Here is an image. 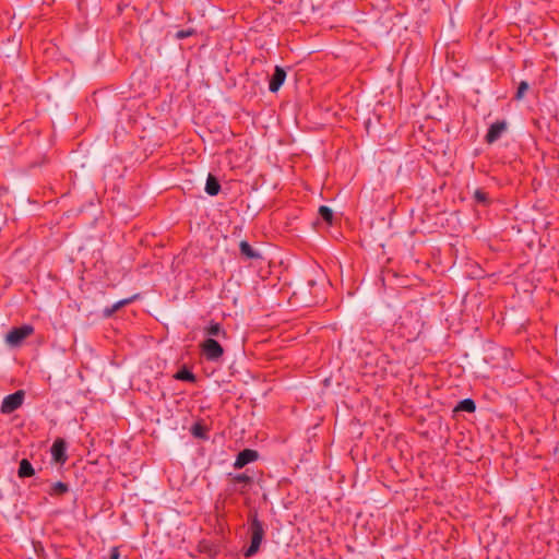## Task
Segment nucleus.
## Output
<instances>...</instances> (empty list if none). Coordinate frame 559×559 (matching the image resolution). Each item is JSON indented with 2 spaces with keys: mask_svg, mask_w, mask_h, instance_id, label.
Segmentation results:
<instances>
[{
  "mask_svg": "<svg viewBox=\"0 0 559 559\" xmlns=\"http://www.w3.org/2000/svg\"><path fill=\"white\" fill-rule=\"evenodd\" d=\"M248 519L250 545L243 552V556L246 558L253 557L254 555L258 554L265 534L263 523L259 520L257 511H250Z\"/></svg>",
  "mask_w": 559,
  "mask_h": 559,
  "instance_id": "obj_1",
  "label": "nucleus"
},
{
  "mask_svg": "<svg viewBox=\"0 0 559 559\" xmlns=\"http://www.w3.org/2000/svg\"><path fill=\"white\" fill-rule=\"evenodd\" d=\"M200 350L209 361H218L224 355L223 346L212 337H207L200 344Z\"/></svg>",
  "mask_w": 559,
  "mask_h": 559,
  "instance_id": "obj_2",
  "label": "nucleus"
},
{
  "mask_svg": "<svg viewBox=\"0 0 559 559\" xmlns=\"http://www.w3.org/2000/svg\"><path fill=\"white\" fill-rule=\"evenodd\" d=\"M34 333V328L29 324H24L13 328L5 336V341L12 346H19L21 343Z\"/></svg>",
  "mask_w": 559,
  "mask_h": 559,
  "instance_id": "obj_3",
  "label": "nucleus"
},
{
  "mask_svg": "<svg viewBox=\"0 0 559 559\" xmlns=\"http://www.w3.org/2000/svg\"><path fill=\"white\" fill-rule=\"evenodd\" d=\"M25 393L22 390H19L12 394L7 395L2 403L0 411L2 414H11L17 408H20L23 404Z\"/></svg>",
  "mask_w": 559,
  "mask_h": 559,
  "instance_id": "obj_4",
  "label": "nucleus"
},
{
  "mask_svg": "<svg viewBox=\"0 0 559 559\" xmlns=\"http://www.w3.org/2000/svg\"><path fill=\"white\" fill-rule=\"evenodd\" d=\"M229 481L234 485H240L239 488L236 489L240 495H246L253 484V478L247 473L240 474H228Z\"/></svg>",
  "mask_w": 559,
  "mask_h": 559,
  "instance_id": "obj_5",
  "label": "nucleus"
},
{
  "mask_svg": "<svg viewBox=\"0 0 559 559\" xmlns=\"http://www.w3.org/2000/svg\"><path fill=\"white\" fill-rule=\"evenodd\" d=\"M50 452L56 463L64 464L67 462V442L62 438H57L53 441Z\"/></svg>",
  "mask_w": 559,
  "mask_h": 559,
  "instance_id": "obj_6",
  "label": "nucleus"
},
{
  "mask_svg": "<svg viewBox=\"0 0 559 559\" xmlns=\"http://www.w3.org/2000/svg\"><path fill=\"white\" fill-rule=\"evenodd\" d=\"M508 124L504 120H498L493 122L485 135V141L488 144L495 143L497 140L500 139L501 134L507 130Z\"/></svg>",
  "mask_w": 559,
  "mask_h": 559,
  "instance_id": "obj_7",
  "label": "nucleus"
},
{
  "mask_svg": "<svg viewBox=\"0 0 559 559\" xmlns=\"http://www.w3.org/2000/svg\"><path fill=\"white\" fill-rule=\"evenodd\" d=\"M259 457V453L252 449H245L237 454L236 461L234 463V467L240 469L245 467L247 464L257 461Z\"/></svg>",
  "mask_w": 559,
  "mask_h": 559,
  "instance_id": "obj_8",
  "label": "nucleus"
},
{
  "mask_svg": "<svg viewBox=\"0 0 559 559\" xmlns=\"http://www.w3.org/2000/svg\"><path fill=\"white\" fill-rule=\"evenodd\" d=\"M286 79V71L280 67L276 66L274 69V73L272 74L269 83V90L272 93H276L281 86L284 84Z\"/></svg>",
  "mask_w": 559,
  "mask_h": 559,
  "instance_id": "obj_9",
  "label": "nucleus"
},
{
  "mask_svg": "<svg viewBox=\"0 0 559 559\" xmlns=\"http://www.w3.org/2000/svg\"><path fill=\"white\" fill-rule=\"evenodd\" d=\"M138 298H139V294H135V295H133V296H131L129 298H124V299H121V300L117 301L111 307H106L104 309V311H103L104 317L105 318H110L116 311H118L122 307L133 302Z\"/></svg>",
  "mask_w": 559,
  "mask_h": 559,
  "instance_id": "obj_10",
  "label": "nucleus"
},
{
  "mask_svg": "<svg viewBox=\"0 0 559 559\" xmlns=\"http://www.w3.org/2000/svg\"><path fill=\"white\" fill-rule=\"evenodd\" d=\"M239 250H240V254L242 257H245L247 260H260V259H262V255L260 254V252L254 250L251 247V245L248 241H246V240L240 241Z\"/></svg>",
  "mask_w": 559,
  "mask_h": 559,
  "instance_id": "obj_11",
  "label": "nucleus"
},
{
  "mask_svg": "<svg viewBox=\"0 0 559 559\" xmlns=\"http://www.w3.org/2000/svg\"><path fill=\"white\" fill-rule=\"evenodd\" d=\"M204 333L209 336L227 338V332L224 330L222 324L213 320L204 328Z\"/></svg>",
  "mask_w": 559,
  "mask_h": 559,
  "instance_id": "obj_12",
  "label": "nucleus"
},
{
  "mask_svg": "<svg viewBox=\"0 0 559 559\" xmlns=\"http://www.w3.org/2000/svg\"><path fill=\"white\" fill-rule=\"evenodd\" d=\"M219 191H221V183H219L218 179L215 176H213L212 174H209V176L206 178V183H205V192L209 195L214 197V195H217Z\"/></svg>",
  "mask_w": 559,
  "mask_h": 559,
  "instance_id": "obj_13",
  "label": "nucleus"
},
{
  "mask_svg": "<svg viewBox=\"0 0 559 559\" xmlns=\"http://www.w3.org/2000/svg\"><path fill=\"white\" fill-rule=\"evenodd\" d=\"M35 474V469L27 459H23L20 462L17 476L20 478L32 477Z\"/></svg>",
  "mask_w": 559,
  "mask_h": 559,
  "instance_id": "obj_14",
  "label": "nucleus"
},
{
  "mask_svg": "<svg viewBox=\"0 0 559 559\" xmlns=\"http://www.w3.org/2000/svg\"><path fill=\"white\" fill-rule=\"evenodd\" d=\"M174 378L179 381H186L190 383H194L197 381L195 374L188 369L187 367H182L175 374Z\"/></svg>",
  "mask_w": 559,
  "mask_h": 559,
  "instance_id": "obj_15",
  "label": "nucleus"
},
{
  "mask_svg": "<svg viewBox=\"0 0 559 559\" xmlns=\"http://www.w3.org/2000/svg\"><path fill=\"white\" fill-rule=\"evenodd\" d=\"M475 409H476L475 401L472 399H464L459 402V404L454 408V412L474 413Z\"/></svg>",
  "mask_w": 559,
  "mask_h": 559,
  "instance_id": "obj_16",
  "label": "nucleus"
},
{
  "mask_svg": "<svg viewBox=\"0 0 559 559\" xmlns=\"http://www.w3.org/2000/svg\"><path fill=\"white\" fill-rule=\"evenodd\" d=\"M473 198H474L475 202L478 203V204H481V205H485V206L490 204L489 195L483 189H476L474 191Z\"/></svg>",
  "mask_w": 559,
  "mask_h": 559,
  "instance_id": "obj_17",
  "label": "nucleus"
},
{
  "mask_svg": "<svg viewBox=\"0 0 559 559\" xmlns=\"http://www.w3.org/2000/svg\"><path fill=\"white\" fill-rule=\"evenodd\" d=\"M191 433L193 437L195 438H200V439H207V428L202 425L201 423H195L192 427H191Z\"/></svg>",
  "mask_w": 559,
  "mask_h": 559,
  "instance_id": "obj_18",
  "label": "nucleus"
},
{
  "mask_svg": "<svg viewBox=\"0 0 559 559\" xmlns=\"http://www.w3.org/2000/svg\"><path fill=\"white\" fill-rule=\"evenodd\" d=\"M69 491V486L66 483L57 481L52 485L49 493L51 496H62Z\"/></svg>",
  "mask_w": 559,
  "mask_h": 559,
  "instance_id": "obj_19",
  "label": "nucleus"
},
{
  "mask_svg": "<svg viewBox=\"0 0 559 559\" xmlns=\"http://www.w3.org/2000/svg\"><path fill=\"white\" fill-rule=\"evenodd\" d=\"M198 550L200 552L207 554L210 556L216 555V549H215L214 545L205 539L201 540L198 544Z\"/></svg>",
  "mask_w": 559,
  "mask_h": 559,
  "instance_id": "obj_20",
  "label": "nucleus"
},
{
  "mask_svg": "<svg viewBox=\"0 0 559 559\" xmlns=\"http://www.w3.org/2000/svg\"><path fill=\"white\" fill-rule=\"evenodd\" d=\"M319 215L325 223L332 225L334 217L332 209L326 205H321L319 207Z\"/></svg>",
  "mask_w": 559,
  "mask_h": 559,
  "instance_id": "obj_21",
  "label": "nucleus"
},
{
  "mask_svg": "<svg viewBox=\"0 0 559 559\" xmlns=\"http://www.w3.org/2000/svg\"><path fill=\"white\" fill-rule=\"evenodd\" d=\"M528 83L526 81L520 82L516 93L514 95L515 100H521L524 97L525 92L528 90Z\"/></svg>",
  "mask_w": 559,
  "mask_h": 559,
  "instance_id": "obj_22",
  "label": "nucleus"
},
{
  "mask_svg": "<svg viewBox=\"0 0 559 559\" xmlns=\"http://www.w3.org/2000/svg\"><path fill=\"white\" fill-rule=\"evenodd\" d=\"M195 34H197V31L194 28L180 29L176 33V38L183 39V38L194 36Z\"/></svg>",
  "mask_w": 559,
  "mask_h": 559,
  "instance_id": "obj_23",
  "label": "nucleus"
},
{
  "mask_svg": "<svg viewBox=\"0 0 559 559\" xmlns=\"http://www.w3.org/2000/svg\"><path fill=\"white\" fill-rule=\"evenodd\" d=\"M119 558H120L119 547H112L110 550L109 559H119Z\"/></svg>",
  "mask_w": 559,
  "mask_h": 559,
  "instance_id": "obj_24",
  "label": "nucleus"
}]
</instances>
